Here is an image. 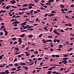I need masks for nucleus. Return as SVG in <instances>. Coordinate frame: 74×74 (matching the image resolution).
Returning a JSON list of instances; mask_svg holds the SVG:
<instances>
[{
    "label": "nucleus",
    "mask_w": 74,
    "mask_h": 74,
    "mask_svg": "<svg viewBox=\"0 0 74 74\" xmlns=\"http://www.w3.org/2000/svg\"><path fill=\"white\" fill-rule=\"evenodd\" d=\"M53 32L55 34H57L58 36H60V34L59 32H58L55 31V30H53Z\"/></svg>",
    "instance_id": "1"
},
{
    "label": "nucleus",
    "mask_w": 74,
    "mask_h": 74,
    "mask_svg": "<svg viewBox=\"0 0 74 74\" xmlns=\"http://www.w3.org/2000/svg\"><path fill=\"white\" fill-rule=\"evenodd\" d=\"M34 53H36V54H38V51H34Z\"/></svg>",
    "instance_id": "30"
},
{
    "label": "nucleus",
    "mask_w": 74,
    "mask_h": 74,
    "mask_svg": "<svg viewBox=\"0 0 74 74\" xmlns=\"http://www.w3.org/2000/svg\"><path fill=\"white\" fill-rule=\"evenodd\" d=\"M18 58H21V56H22L21 55H18Z\"/></svg>",
    "instance_id": "63"
},
{
    "label": "nucleus",
    "mask_w": 74,
    "mask_h": 74,
    "mask_svg": "<svg viewBox=\"0 0 74 74\" xmlns=\"http://www.w3.org/2000/svg\"><path fill=\"white\" fill-rule=\"evenodd\" d=\"M53 21H57V19L56 18H54V19H53Z\"/></svg>",
    "instance_id": "22"
},
{
    "label": "nucleus",
    "mask_w": 74,
    "mask_h": 74,
    "mask_svg": "<svg viewBox=\"0 0 74 74\" xmlns=\"http://www.w3.org/2000/svg\"><path fill=\"white\" fill-rule=\"evenodd\" d=\"M21 25H26V23L24 22L23 23H21Z\"/></svg>",
    "instance_id": "11"
},
{
    "label": "nucleus",
    "mask_w": 74,
    "mask_h": 74,
    "mask_svg": "<svg viewBox=\"0 0 74 74\" xmlns=\"http://www.w3.org/2000/svg\"><path fill=\"white\" fill-rule=\"evenodd\" d=\"M68 26H69V27H71L72 26V24H70V23H69L68 24Z\"/></svg>",
    "instance_id": "31"
},
{
    "label": "nucleus",
    "mask_w": 74,
    "mask_h": 74,
    "mask_svg": "<svg viewBox=\"0 0 74 74\" xmlns=\"http://www.w3.org/2000/svg\"><path fill=\"white\" fill-rule=\"evenodd\" d=\"M19 17H21V16H19V15L15 17V18H19Z\"/></svg>",
    "instance_id": "46"
},
{
    "label": "nucleus",
    "mask_w": 74,
    "mask_h": 74,
    "mask_svg": "<svg viewBox=\"0 0 74 74\" xmlns=\"http://www.w3.org/2000/svg\"><path fill=\"white\" fill-rule=\"evenodd\" d=\"M60 8H64V6L63 5L61 4L60 6Z\"/></svg>",
    "instance_id": "19"
},
{
    "label": "nucleus",
    "mask_w": 74,
    "mask_h": 74,
    "mask_svg": "<svg viewBox=\"0 0 74 74\" xmlns=\"http://www.w3.org/2000/svg\"><path fill=\"white\" fill-rule=\"evenodd\" d=\"M26 27H27V28H28V29H29L30 27V25H26Z\"/></svg>",
    "instance_id": "24"
},
{
    "label": "nucleus",
    "mask_w": 74,
    "mask_h": 74,
    "mask_svg": "<svg viewBox=\"0 0 74 74\" xmlns=\"http://www.w3.org/2000/svg\"><path fill=\"white\" fill-rule=\"evenodd\" d=\"M73 48H70L69 49L68 51V52H70L71 51H72V50H73Z\"/></svg>",
    "instance_id": "9"
},
{
    "label": "nucleus",
    "mask_w": 74,
    "mask_h": 74,
    "mask_svg": "<svg viewBox=\"0 0 74 74\" xmlns=\"http://www.w3.org/2000/svg\"><path fill=\"white\" fill-rule=\"evenodd\" d=\"M23 7H27V4H26L22 5Z\"/></svg>",
    "instance_id": "27"
},
{
    "label": "nucleus",
    "mask_w": 74,
    "mask_h": 74,
    "mask_svg": "<svg viewBox=\"0 0 74 74\" xmlns=\"http://www.w3.org/2000/svg\"><path fill=\"white\" fill-rule=\"evenodd\" d=\"M38 60H42V58H38Z\"/></svg>",
    "instance_id": "44"
},
{
    "label": "nucleus",
    "mask_w": 74,
    "mask_h": 74,
    "mask_svg": "<svg viewBox=\"0 0 74 74\" xmlns=\"http://www.w3.org/2000/svg\"><path fill=\"white\" fill-rule=\"evenodd\" d=\"M11 7L12 8H17V7H15V6L11 5Z\"/></svg>",
    "instance_id": "37"
},
{
    "label": "nucleus",
    "mask_w": 74,
    "mask_h": 74,
    "mask_svg": "<svg viewBox=\"0 0 74 74\" xmlns=\"http://www.w3.org/2000/svg\"><path fill=\"white\" fill-rule=\"evenodd\" d=\"M50 51H52V52L53 51V49H50Z\"/></svg>",
    "instance_id": "61"
},
{
    "label": "nucleus",
    "mask_w": 74,
    "mask_h": 74,
    "mask_svg": "<svg viewBox=\"0 0 74 74\" xmlns=\"http://www.w3.org/2000/svg\"><path fill=\"white\" fill-rule=\"evenodd\" d=\"M33 8V7L31 6H29V9H31V8Z\"/></svg>",
    "instance_id": "41"
},
{
    "label": "nucleus",
    "mask_w": 74,
    "mask_h": 74,
    "mask_svg": "<svg viewBox=\"0 0 74 74\" xmlns=\"http://www.w3.org/2000/svg\"><path fill=\"white\" fill-rule=\"evenodd\" d=\"M66 61H67L66 60H64L63 61H62V62H66Z\"/></svg>",
    "instance_id": "47"
},
{
    "label": "nucleus",
    "mask_w": 74,
    "mask_h": 74,
    "mask_svg": "<svg viewBox=\"0 0 74 74\" xmlns=\"http://www.w3.org/2000/svg\"><path fill=\"white\" fill-rule=\"evenodd\" d=\"M51 72H52V71H48V72H47V74H51V73H51Z\"/></svg>",
    "instance_id": "15"
},
{
    "label": "nucleus",
    "mask_w": 74,
    "mask_h": 74,
    "mask_svg": "<svg viewBox=\"0 0 74 74\" xmlns=\"http://www.w3.org/2000/svg\"><path fill=\"white\" fill-rule=\"evenodd\" d=\"M52 73L53 74H56V71H55L53 72H52Z\"/></svg>",
    "instance_id": "42"
},
{
    "label": "nucleus",
    "mask_w": 74,
    "mask_h": 74,
    "mask_svg": "<svg viewBox=\"0 0 74 74\" xmlns=\"http://www.w3.org/2000/svg\"><path fill=\"white\" fill-rule=\"evenodd\" d=\"M1 73H2V74H6V73H5L4 72H1Z\"/></svg>",
    "instance_id": "59"
},
{
    "label": "nucleus",
    "mask_w": 74,
    "mask_h": 74,
    "mask_svg": "<svg viewBox=\"0 0 74 74\" xmlns=\"http://www.w3.org/2000/svg\"><path fill=\"white\" fill-rule=\"evenodd\" d=\"M59 47L60 48H62V47H63V45H60Z\"/></svg>",
    "instance_id": "16"
},
{
    "label": "nucleus",
    "mask_w": 74,
    "mask_h": 74,
    "mask_svg": "<svg viewBox=\"0 0 74 74\" xmlns=\"http://www.w3.org/2000/svg\"><path fill=\"white\" fill-rule=\"evenodd\" d=\"M68 58H64L63 59V60H68Z\"/></svg>",
    "instance_id": "20"
},
{
    "label": "nucleus",
    "mask_w": 74,
    "mask_h": 74,
    "mask_svg": "<svg viewBox=\"0 0 74 74\" xmlns=\"http://www.w3.org/2000/svg\"><path fill=\"white\" fill-rule=\"evenodd\" d=\"M18 42H20V43H22V40H21V38H19L18 39Z\"/></svg>",
    "instance_id": "8"
},
{
    "label": "nucleus",
    "mask_w": 74,
    "mask_h": 74,
    "mask_svg": "<svg viewBox=\"0 0 74 74\" xmlns=\"http://www.w3.org/2000/svg\"><path fill=\"white\" fill-rule=\"evenodd\" d=\"M72 10H69L68 11V12H69V13H71V12H72Z\"/></svg>",
    "instance_id": "50"
},
{
    "label": "nucleus",
    "mask_w": 74,
    "mask_h": 74,
    "mask_svg": "<svg viewBox=\"0 0 74 74\" xmlns=\"http://www.w3.org/2000/svg\"><path fill=\"white\" fill-rule=\"evenodd\" d=\"M33 10H31L30 12V14H33Z\"/></svg>",
    "instance_id": "36"
},
{
    "label": "nucleus",
    "mask_w": 74,
    "mask_h": 74,
    "mask_svg": "<svg viewBox=\"0 0 74 74\" xmlns=\"http://www.w3.org/2000/svg\"><path fill=\"white\" fill-rule=\"evenodd\" d=\"M63 57H68L67 55H64L63 56Z\"/></svg>",
    "instance_id": "53"
},
{
    "label": "nucleus",
    "mask_w": 74,
    "mask_h": 74,
    "mask_svg": "<svg viewBox=\"0 0 74 74\" xmlns=\"http://www.w3.org/2000/svg\"><path fill=\"white\" fill-rule=\"evenodd\" d=\"M66 45H70V44H69V42L67 41H66Z\"/></svg>",
    "instance_id": "25"
},
{
    "label": "nucleus",
    "mask_w": 74,
    "mask_h": 74,
    "mask_svg": "<svg viewBox=\"0 0 74 74\" xmlns=\"http://www.w3.org/2000/svg\"><path fill=\"white\" fill-rule=\"evenodd\" d=\"M20 64L21 65H22V66H23L24 65H26V64L24 62H22Z\"/></svg>",
    "instance_id": "12"
},
{
    "label": "nucleus",
    "mask_w": 74,
    "mask_h": 74,
    "mask_svg": "<svg viewBox=\"0 0 74 74\" xmlns=\"http://www.w3.org/2000/svg\"><path fill=\"white\" fill-rule=\"evenodd\" d=\"M67 61H65L64 62H63V64H64L66 65V63H67Z\"/></svg>",
    "instance_id": "38"
},
{
    "label": "nucleus",
    "mask_w": 74,
    "mask_h": 74,
    "mask_svg": "<svg viewBox=\"0 0 74 74\" xmlns=\"http://www.w3.org/2000/svg\"><path fill=\"white\" fill-rule=\"evenodd\" d=\"M42 34H41L39 36V37L40 38V37H41V36H42Z\"/></svg>",
    "instance_id": "60"
},
{
    "label": "nucleus",
    "mask_w": 74,
    "mask_h": 74,
    "mask_svg": "<svg viewBox=\"0 0 74 74\" xmlns=\"http://www.w3.org/2000/svg\"><path fill=\"white\" fill-rule=\"evenodd\" d=\"M9 8L8 6H7L6 7V9H7V10H8V9H9Z\"/></svg>",
    "instance_id": "51"
},
{
    "label": "nucleus",
    "mask_w": 74,
    "mask_h": 74,
    "mask_svg": "<svg viewBox=\"0 0 74 74\" xmlns=\"http://www.w3.org/2000/svg\"><path fill=\"white\" fill-rule=\"evenodd\" d=\"M39 9H41V10H45V8H42V7H41V8H39Z\"/></svg>",
    "instance_id": "18"
},
{
    "label": "nucleus",
    "mask_w": 74,
    "mask_h": 74,
    "mask_svg": "<svg viewBox=\"0 0 74 74\" xmlns=\"http://www.w3.org/2000/svg\"><path fill=\"white\" fill-rule=\"evenodd\" d=\"M47 37H48V38H52L53 36H49Z\"/></svg>",
    "instance_id": "33"
},
{
    "label": "nucleus",
    "mask_w": 74,
    "mask_h": 74,
    "mask_svg": "<svg viewBox=\"0 0 74 74\" xmlns=\"http://www.w3.org/2000/svg\"><path fill=\"white\" fill-rule=\"evenodd\" d=\"M17 60V59L16 58L14 59V62H16V61Z\"/></svg>",
    "instance_id": "58"
},
{
    "label": "nucleus",
    "mask_w": 74,
    "mask_h": 74,
    "mask_svg": "<svg viewBox=\"0 0 74 74\" xmlns=\"http://www.w3.org/2000/svg\"><path fill=\"white\" fill-rule=\"evenodd\" d=\"M16 70V69L15 68H13L12 69H11V71H15V70Z\"/></svg>",
    "instance_id": "13"
},
{
    "label": "nucleus",
    "mask_w": 74,
    "mask_h": 74,
    "mask_svg": "<svg viewBox=\"0 0 74 74\" xmlns=\"http://www.w3.org/2000/svg\"><path fill=\"white\" fill-rule=\"evenodd\" d=\"M59 32H62V33H64V31L63 29H61L59 31Z\"/></svg>",
    "instance_id": "21"
},
{
    "label": "nucleus",
    "mask_w": 74,
    "mask_h": 74,
    "mask_svg": "<svg viewBox=\"0 0 74 74\" xmlns=\"http://www.w3.org/2000/svg\"><path fill=\"white\" fill-rule=\"evenodd\" d=\"M10 2L11 3V4H12L16 3V1H15V0H12L11 1H10Z\"/></svg>",
    "instance_id": "3"
},
{
    "label": "nucleus",
    "mask_w": 74,
    "mask_h": 74,
    "mask_svg": "<svg viewBox=\"0 0 74 74\" xmlns=\"http://www.w3.org/2000/svg\"><path fill=\"white\" fill-rule=\"evenodd\" d=\"M16 40V38L14 37L12 38V40H14V41H15Z\"/></svg>",
    "instance_id": "17"
},
{
    "label": "nucleus",
    "mask_w": 74,
    "mask_h": 74,
    "mask_svg": "<svg viewBox=\"0 0 74 74\" xmlns=\"http://www.w3.org/2000/svg\"><path fill=\"white\" fill-rule=\"evenodd\" d=\"M14 65H15V66H19V65H18V63H16Z\"/></svg>",
    "instance_id": "35"
},
{
    "label": "nucleus",
    "mask_w": 74,
    "mask_h": 74,
    "mask_svg": "<svg viewBox=\"0 0 74 74\" xmlns=\"http://www.w3.org/2000/svg\"><path fill=\"white\" fill-rule=\"evenodd\" d=\"M51 13H52L53 14H56V12H55L53 11H51Z\"/></svg>",
    "instance_id": "29"
},
{
    "label": "nucleus",
    "mask_w": 74,
    "mask_h": 74,
    "mask_svg": "<svg viewBox=\"0 0 74 74\" xmlns=\"http://www.w3.org/2000/svg\"><path fill=\"white\" fill-rule=\"evenodd\" d=\"M22 68H25V70H28V68L27 66H23Z\"/></svg>",
    "instance_id": "6"
},
{
    "label": "nucleus",
    "mask_w": 74,
    "mask_h": 74,
    "mask_svg": "<svg viewBox=\"0 0 74 74\" xmlns=\"http://www.w3.org/2000/svg\"><path fill=\"white\" fill-rule=\"evenodd\" d=\"M25 53H26V56H29V55H30V53H28V52H25Z\"/></svg>",
    "instance_id": "4"
},
{
    "label": "nucleus",
    "mask_w": 74,
    "mask_h": 74,
    "mask_svg": "<svg viewBox=\"0 0 74 74\" xmlns=\"http://www.w3.org/2000/svg\"><path fill=\"white\" fill-rule=\"evenodd\" d=\"M18 23V24H19L20 23V22L19 21H15L13 23H12V25H13L14 24H17Z\"/></svg>",
    "instance_id": "2"
},
{
    "label": "nucleus",
    "mask_w": 74,
    "mask_h": 74,
    "mask_svg": "<svg viewBox=\"0 0 74 74\" xmlns=\"http://www.w3.org/2000/svg\"><path fill=\"white\" fill-rule=\"evenodd\" d=\"M15 50L16 51H19V48H15Z\"/></svg>",
    "instance_id": "39"
},
{
    "label": "nucleus",
    "mask_w": 74,
    "mask_h": 74,
    "mask_svg": "<svg viewBox=\"0 0 74 74\" xmlns=\"http://www.w3.org/2000/svg\"><path fill=\"white\" fill-rule=\"evenodd\" d=\"M25 36V34H22V35H20V37H24Z\"/></svg>",
    "instance_id": "5"
},
{
    "label": "nucleus",
    "mask_w": 74,
    "mask_h": 74,
    "mask_svg": "<svg viewBox=\"0 0 74 74\" xmlns=\"http://www.w3.org/2000/svg\"><path fill=\"white\" fill-rule=\"evenodd\" d=\"M4 1H5L4 0H1V1H0V3H1V2H4Z\"/></svg>",
    "instance_id": "48"
},
{
    "label": "nucleus",
    "mask_w": 74,
    "mask_h": 74,
    "mask_svg": "<svg viewBox=\"0 0 74 74\" xmlns=\"http://www.w3.org/2000/svg\"><path fill=\"white\" fill-rule=\"evenodd\" d=\"M21 32H28V31H27V30H21Z\"/></svg>",
    "instance_id": "34"
},
{
    "label": "nucleus",
    "mask_w": 74,
    "mask_h": 74,
    "mask_svg": "<svg viewBox=\"0 0 74 74\" xmlns=\"http://www.w3.org/2000/svg\"><path fill=\"white\" fill-rule=\"evenodd\" d=\"M50 66H57V65H56V64H50Z\"/></svg>",
    "instance_id": "28"
},
{
    "label": "nucleus",
    "mask_w": 74,
    "mask_h": 74,
    "mask_svg": "<svg viewBox=\"0 0 74 74\" xmlns=\"http://www.w3.org/2000/svg\"><path fill=\"white\" fill-rule=\"evenodd\" d=\"M17 69H21V66H18L17 67Z\"/></svg>",
    "instance_id": "43"
},
{
    "label": "nucleus",
    "mask_w": 74,
    "mask_h": 74,
    "mask_svg": "<svg viewBox=\"0 0 74 74\" xmlns=\"http://www.w3.org/2000/svg\"><path fill=\"white\" fill-rule=\"evenodd\" d=\"M60 73L59 72H57V73H56V74H60Z\"/></svg>",
    "instance_id": "64"
},
{
    "label": "nucleus",
    "mask_w": 74,
    "mask_h": 74,
    "mask_svg": "<svg viewBox=\"0 0 74 74\" xmlns=\"http://www.w3.org/2000/svg\"><path fill=\"white\" fill-rule=\"evenodd\" d=\"M56 58H59V57H60V56H59V55H56Z\"/></svg>",
    "instance_id": "40"
},
{
    "label": "nucleus",
    "mask_w": 74,
    "mask_h": 74,
    "mask_svg": "<svg viewBox=\"0 0 74 74\" xmlns=\"http://www.w3.org/2000/svg\"><path fill=\"white\" fill-rule=\"evenodd\" d=\"M18 42H17L15 41L13 43L14 44H17Z\"/></svg>",
    "instance_id": "54"
},
{
    "label": "nucleus",
    "mask_w": 74,
    "mask_h": 74,
    "mask_svg": "<svg viewBox=\"0 0 74 74\" xmlns=\"http://www.w3.org/2000/svg\"><path fill=\"white\" fill-rule=\"evenodd\" d=\"M56 40L57 41V42H58V43H59V42H60V40H59L56 39Z\"/></svg>",
    "instance_id": "26"
},
{
    "label": "nucleus",
    "mask_w": 74,
    "mask_h": 74,
    "mask_svg": "<svg viewBox=\"0 0 74 74\" xmlns=\"http://www.w3.org/2000/svg\"><path fill=\"white\" fill-rule=\"evenodd\" d=\"M5 72L6 74H9L10 73V72L8 71V70H6L5 71Z\"/></svg>",
    "instance_id": "7"
},
{
    "label": "nucleus",
    "mask_w": 74,
    "mask_h": 74,
    "mask_svg": "<svg viewBox=\"0 0 74 74\" xmlns=\"http://www.w3.org/2000/svg\"><path fill=\"white\" fill-rule=\"evenodd\" d=\"M35 72L36 70H34L32 72V73H33V74H34V73H35Z\"/></svg>",
    "instance_id": "56"
},
{
    "label": "nucleus",
    "mask_w": 74,
    "mask_h": 74,
    "mask_svg": "<svg viewBox=\"0 0 74 74\" xmlns=\"http://www.w3.org/2000/svg\"><path fill=\"white\" fill-rule=\"evenodd\" d=\"M52 28H51L50 30V32H52Z\"/></svg>",
    "instance_id": "57"
},
{
    "label": "nucleus",
    "mask_w": 74,
    "mask_h": 74,
    "mask_svg": "<svg viewBox=\"0 0 74 74\" xmlns=\"http://www.w3.org/2000/svg\"><path fill=\"white\" fill-rule=\"evenodd\" d=\"M7 12V11L6 10H1V12H3V13L5 12Z\"/></svg>",
    "instance_id": "32"
},
{
    "label": "nucleus",
    "mask_w": 74,
    "mask_h": 74,
    "mask_svg": "<svg viewBox=\"0 0 74 74\" xmlns=\"http://www.w3.org/2000/svg\"><path fill=\"white\" fill-rule=\"evenodd\" d=\"M34 14H37V13H38V12H37V11L36 10V11L34 12Z\"/></svg>",
    "instance_id": "55"
},
{
    "label": "nucleus",
    "mask_w": 74,
    "mask_h": 74,
    "mask_svg": "<svg viewBox=\"0 0 74 74\" xmlns=\"http://www.w3.org/2000/svg\"><path fill=\"white\" fill-rule=\"evenodd\" d=\"M28 30H31V31H32V30H33V29H28Z\"/></svg>",
    "instance_id": "45"
},
{
    "label": "nucleus",
    "mask_w": 74,
    "mask_h": 74,
    "mask_svg": "<svg viewBox=\"0 0 74 74\" xmlns=\"http://www.w3.org/2000/svg\"><path fill=\"white\" fill-rule=\"evenodd\" d=\"M52 70L51 68H50L48 69V70H50L51 71Z\"/></svg>",
    "instance_id": "62"
},
{
    "label": "nucleus",
    "mask_w": 74,
    "mask_h": 74,
    "mask_svg": "<svg viewBox=\"0 0 74 74\" xmlns=\"http://www.w3.org/2000/svg\"><path fill=\"white\" fill-rule=\"evenodd\" d=\"M28 37H29V38H32L33 36L32 35H28Z\"/></svg>",
    "instance_id": "23"
},
{
    "label": "nucleus",
    "mask_w": 74,
    "mask_h": 74,
    "mask_svg": "<svg viewBox=\"0 0 74 74\" xmlns=\"http://www.w3.org/2000/svg\"><path fill=\"white\" fill-rule=\"evenodd\" d=\"M5 26H2L1 27V28H0V30H3V28H5Z\"/></svg>",
    "instance_id": "10"
},
{
    "label": "nucleus",
    "mask_w": 74,
    "mask_h": 74,
    "mask_svg": "<svg viewBox=\"0 0 74 74\" xmlns=\"http://www.w3.org/2000/svg\"><path fill=\"white\" fill-rule=\"evenodd\" d=\"M29 5H31V6H34V4L33 3H29Z\"/></svg>",
    "instance_id": "14"
},
{
    "label": "nucleus",
    "mask_w": 74,
    "mask_h": 74,
    "mask_svg": "<svg viewBox=\"0 0 74 74\" xmlns=\"http://www.w3.org/2000/svg\"><path fill=\"white\" fill-rule=\"evenodd\" d=\"M44 29H45V30H46V31H48V29L47 28H44Z\"/></svg>",
    "instance_id": "49"
},
{
    "label": "nucleus",
    "mask_w": 74,
    "mask_h": 74,
    "mask_svg": "<svg viewBox=\"0 0 74 74\" xmlns=\"http://www.w3.org/2000/svg\"><path fill=\"white\" fill-rule=\"evenodd\" d=\"M48 66H47V67H43V69H47V68H48Z\"/></svg>",
    "instance_id": "52"
}]
</instances>
